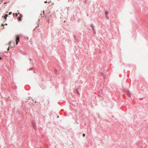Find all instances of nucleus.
I'll return each mask as SVG.
<instances>
[{
    "label": "nucleus",
    "instance_id": "obj_1",
    "mask_svg": "<svg viewBox=\"0 0 148 148\" xmlns=\"http://www.w3.org/2000/svg\"><path fill=\"white\" fill-rule=\"evenodd\" d=\"M20 40V36L16 35V44L17 45L18 44V42Z\"/></svg>",
    "mask_w": 148,
    "mask_h": 148
},
{
    "label": "nucleus",
    "instance_id": "obj_2",
    "mask_svg": "<svg viewBox=\"0 0 148 148\" xmlns=\"http://www.w3.org/2000/svg\"><path fill=\"white\" fill-rule=\"evenodd\" d=\"M90 26L93 29V32L94 33V34H95L96 32L95 29L93 27V24H91Z\"/></svg>",
    "mask_w": 148,
    "mask_h": 148
},
{
    "label": "nucleus",
    "instance_id": "obj_3",
    "mask_svg": "<svg viewBox=\"0 0 148 148\" xmlns=\"http://www.w3.org/2000/svg\"><path fill=\"white\" fill-rule=\"evenodd\" d=\"M22 17L23 15L22 14H20V16L19 17H18V20L20 21H22L21 18Z\"/></svg>",
    "mask_w": 148,
    "mask_h": 148
},
{
    "label": "nucleus",
    "instance_id": "obj_4",
    "mask_svg": "<svg viewBox=\"0 0 148 148\" xmlns=\"http://www.w3.org/2000/svg\"><path fill=\"white\" fill-rule=\"evenodd\" d=\"M127 95L129 97L130 96V91H128L127 92Z\"/></svg>",
    "mask_w": 148,
    "mask_h": 148
},
{
    "label": "nucleus",
    "instance_id": "obj_5",
    "mask_svg": "<svg viewBox=\"0 0 148 148\" xmlns=\"http://www.w3.org/2000/svg\"><path fill=\"white\" fill-rule=\"evenodd\" d=\"M8 16V14H5L4 17V18L5 19V20H6L7 17Z\"/></svg>",
    "mask_w": 148,
    "mask_h": 148
},
{
    "label": "nucleus",
    "instance_id": "obj_6",
    "mask_svg": "<svg viewBox=\"0 0 148 148\" xmlns=\"http://www.w3.org/2000/svg\"><path fill=\"white\" fill-rule=\"evenodd\" d=\"M8 16V14H5L4 17V18L5 19V20H6L7 17Z\"/></svg>",
    "mask_w": 148,
    "mask_h": 148
},
{
    "label": "nucleus",
    "instance_id": "obj_7",
    "mask_svg": "<svg viewBox=\"0 0 148 148\" xmlns=\"http://www.w3.org/2000/svg\"><path fill=\"white\" fill-rule=\"evenodd\" d=\"M18 14H20L19 13H15V14L13 13V16H14V14H15L16 16H18Z\"/></svg>",
    "mask_w": 148,
    "mask_h": 148
},
{
    "label": "nucleus",
    "instance_id": "obj_8",
    "mask_svg": "<svg viewBox=\"0 0 148 148\" xmlns=\"http://www.w3.org/2000/svg\"><path fill=\"white\" fill-rule=\"evenodd\" d=\"M106 18L108 20H109V18L107 15H106Z\"/></svg>",
    "mask_w": 148,
    "mask_h": 148
},
{
    "label": "nucleus",
    "instance_id": "obj_9",
    "mask_svg": "<svg viewBox=\"0 0 148 148\" xmlns=\"http://www.w3.org/2000/svg\"><path fill=\"white\" fill-rule=\"evenodd\" d=\"M32 125H33V126L34 128V129H35V124L34 123H32Z\"/></svg>",
    "mask_w": 148,
    "mask_h": 148
},
{
    "label": "nucleus",
    "instance_id": "obj_10",
    "mask_svg": "<svg viewBox=\"0 0 148 148\" xmlns=\"http://www.w3.org/2000/svg\"><path fill=\"white\" fill-rule=\"evenodd\" d=\"M105 15H107L108 14V12L107 11H106L105 12Z\"/></svg>",
    "mask_w": 148,
    "mask_h": 148
},
{
    "label": "nucleus",
    "instance_id": "obj_11",
    "mask_svg": "<svg viewBox=\"0 0 148 148\" xmlns=\"http://www.w3.org/2000/svg\"><path fill=\"white\" fill-rule=\"evenodd\" d=\"M76 90L77 92V93L78 94V95H79V92L77 90V89H76Z\"/></svg>",
    "mask_w": 148,
    "mask_h": 148
},
{
    "label": "nucleus",
    "instance_id": "obj_12",
    "mask_svg": "<svg viewBox=\"0 0 148 148\" xmlns=\"http://www.w3.org/2000/svg\"><path fill=\"white\" fill-rule=\"evenodd\" d=\"M57 71V70L55 69L54 70V72L56 73Z\"/></svg>",
    "mask_w": 148,
    "mask_h": 148
},
{
    "label": "nucleus",
    "instance_id": "obj_13",
    "mask_svg": "<svg viewBox=\"0 0 148 148\" xmlns=\"http://www.w3.org/2000/svg\"><path fill=\"white\" fill-rule=\"evenodd\" d=\"M12 12H10L9 13V15H11V14H12Z\"/></svg>",
    "mask_w": 148,
    "mask_h": 148
},
{
    "label": "nucleus",
    "instance_id": "obj_14",
    "mask_svg": "<svg viewBox=\"0 0 148 148\" xmlns=\"http://www.w3.org/2000/svg\"><path fill=\"white\" fill-rule=\"evenodd\" d=\"M85 134H83V137H85Z\"/></svg>",
    "mask_w": 148,
    "mask_h": 148
},
{
    "label": "nucleus",
    "instance_id": "obj_15",
    "mask_svg": "<svg viewBox=\"0 0 148 148\" xmlns=\"http://www.w3.org/2000/svg\"><path fill=\"white\" fill-rule=\"evenodd\" d=\"M2 60V58L0 57V60Z\"/></svg>",
    "mask_w": 148,
    "mask_h": 148
},
{
    "label": "nucleus",
    "instance_id": "obj_16",
    "mask_svg": "<svg viewBox=\"0 0 148 148\" xmlns=\"http://www.w3.org/2000/svg\"><path fill=\"white\" fill-rule=\"evenodd\" d=\"M12 42H10L9 43V44L10 45L11 43H12Z\"/></svg>",
    "mask_w": 148,
    "mask_h": 148
},
{
    "label": "nucleus",
    "instance_id": "obj_17",
    "mask_svg": "<svg viewBox=\"0 0 148 148\" xmlns=\"http://www.w3.org/2000/svg\"><path fill=\"white\" fill-rule=\"evenodd\" d=\"M45 3H47V1H45Z\"/></svg>",
    "mask_w": 148,
    "mask_h": 148
},
{
    "label": "nucleus",
    "instance_id": "obj_18",
    "mask_svg": "<svg viewBox=\"0 0 148 148\" xmlns=\"http://www.w3.org/2000/svg\"><path fill=\"white\" fill-rule=\"evenodd\" d=\"M43 13L44 14L45 13V11H43Z\"/></svg>",
    "mask_w": 148,
    "mask_h": 148
},
{
    "label": "nucleus",
    "instance_id": "obj_19",
    "mask_svg": "<svg viewBox=\"0 0 148 148\" xmlns=\"http://www.w3.org/2000/svg\"><path fill=\"white\" fill-rule=\"evenodd\" d=\"M13 43L14 44V42H13Z\"/></svg>",
    "mask_w": 148,
    "mask_h": 148
}]
</instances>
